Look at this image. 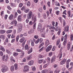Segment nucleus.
I'll list each match as a JSON object with an SVG mask.
<instances>
[{"instance_id": "a211bd4d", "label": "nucleus", "mask_w": 73, "mask_h": 73, "mask_svg": "<svg viewBox=\"0 0 73 73\" xmlns=\"http://www.w3.org/2000/svg\"><path fill=\"white\" fill-rule=\"evenodd\" d=\"M6 52L9 54H12V52H11L10 50H9L8 49H7L6 50Z\"/></svg>"}, {"instance_id": "dca6fc26", "label": "nucleus", "mask_w": 73, "mask_h": 73, "mask_svg": "<svg viewBox=\"0 0 73 73\" xmlns=\"http://www.w3.org/2000/svg\"><path fill=\"white\" fill-rule=\"evenodd\" d=\"M21 15H19L18 17L17 20L19 21H21Z\"/></svg>"}, {"instance_id": "4c0bfd02", "label": "nucleus", "mask_w": 73, "mask_h": 73, "mask_svg": "<svg viewBox=\"0 0 73 73\" xmlns=\"http://www.w3.org/2000/svg\"><path fill=\"white\" fill-rule=\"evenodd\" d=\"M47 62H50V58H49V57H48L47 58Z\"/></svg>"}, {"instance_id": "8fccbe9b", "label": "nucleus", "mask_w": 73, "mask_h": 73, "mask_svg": "<svg viewBox=\"0 0 73 73\" xmlns=\"http://www.w3.org/2000/svg\"><path fill=\"white\" fill-rule=\"evenodd\" d=\"M63 26H65V24H66V22L65 21V20H63Z\"/></svg>"}, {"instance_id": "6ab92c4d", "label": "nucleus", "mask_w": 73, "mask_h": 73, "mask_svg": "<svg viewBox=\"0 0 73 73\" xmlns=\"http://www.w3.org/2000/svg\"><path fill=\"white\" fill-rule=\"evenodd\" d=\"M0 49L3 51V52H5V49L3 46H0Z\"/></svg>"}, {"instance_id": "6e6552de", "label": "nucleus", "mask_w": 73, "mask_h": 73, "mask_svg": "<svg viewBox=\"0 0 73 73\" xmlns=\"http://www.w3.org/2000/svg\"><path fill=\"white\" fill-rule=\"evenodd\" d=\"M41 28H42V27H38L37 30H38L39 31H40V32H43V31L44 30V28H42L41 29Z\"/></svg>"}, {"instance_id": "e433bc0d", "label": "nucleus", "mask_w": 73, "mask_h": 73, "mask_svg": "<svg viewBox=\"0 0 73 73\" xmlns=\"http://www.w3.org/2000/svg\"><path fill=\"white\" fill-rule=\"evenodd\" d=\"M16 52H21V50L19 49H16Z\"/></svg>"}, {"instance_id": "6e6d98bb", "label": "nucleus", "mask_w": 73, "mask_h": 73, "mask_svg": "<svg viewBox=\"0 0 73 73\" xmlns=\"http://www.w3.org/2000/svg\"><path fill=\"white\" fill-rule=\"evenodd\" d=\"M55 49H56V46H54L52 49V51H54L55 50Z\"/></svg>"}, {"instance_id": "052dcab7", "label": "nucleus", "mask_w": 73, "mask_h": 73, "mask_svg": "<svg viewBox=\"0 0 73 73\" xmlns=\"http://www.w3.org/2000/svg\"><path fill=\"white\" fill-rule=\"evenodd\" d=\"M15 37V34H13L11 37V38H14Z\"/></svg>"}, {"instance_id": "0e129e2a", "label": "nucleus", "mask_w": 73, "mask_h": 73, "mask_svg": "<svg viewBox=\"0 0 73 73\" xmlns=\"http://www.w3.org/2000/svg\"><path fill=\"white\" fill-rule=\"evenodd\" d=\"M7 8L9 10H12V8H11L9 6L7 7Z\"/></svg>"}, {"instance_id": "412c9836", "label": "nucleus", "mask_w": 73, "mask_h": 73, "mask_svg": "<svg viewBox=\"0 0 73 73\" xmlns=\"http://www.w3.org/2000/svg\"><path fill=\"white\" fill-rule=\"evenodd\" d=\"M60 72V69H57L55 71L54 73H58Z\"/></svg>"}, {"instance_id": "58836bf2", "label": "nucleus", "mask_w": 73, "mask_h": 73, "mask_svg": "<svg viewBox=\"0 0 73 73\" xmlns=\"http://www.w3.org/2000/svg\"><path fill=\"white\" fill-rule=\"evenodd\" d=\"M27 19H31V18H32V16L27 15Z\"/></svg>"}, {"instance_id": "13d9d810", "label": "nucleus", "mask_w": 73, "mask_h": 73, "mask_svg": "<svg viewBox=\"0 0 73 73\" xmlns=\"http://www.w3.org/2000/svg\"><path fill=\"white\" fill-rule=\"evenodd\" d=\"M23 3H21L19 5V7H20V8H21V7H23Z\"/></svg>"}, {"instance_id": "f03ea898", "label": "nucleus", "mask_w": 73, "mask_h": 73, "mask_svg": "<svg viewBox=\"0 0 73 73\" xmlns=\"http://www.w3.org/2000/svg\"><path fill=\"white\" fill-rule=\"evenodd\" d=\"M67 15L68 17H71V18H72V17H73L72 14H71L70 11L69 10L67 12Z\"/></svg>"}, {"instance_id": "9b49d317", "label": "nucleus", "mask_w": 73, "mask_h": 73, "mask_svg": "<svg viewBox=\"0 0 73 73\" xmlns=\"http://www.w3.org/2000/svg\"><path fill=\"white\" fill-rule=\"evenodd\" d=\"M13 16H14V15H13V14L11 15L9 17V20H12V19H13Z\"/></svg>"}, {"instance_id": "72a5a7b5", "label": "nucleus", "mask_w": 73, "mask_h": 73, "mask_svg": "<svg viewBox=\"0 0 73 73\" xmlns=\"http://www.w3.org/2000/svg\"><path fill=\"white\" fill-rule=\"evenodd\" d=\"M27 7H29L31 5V3H30V2H27Z\"/></svg>"}, {"instance_id": "3c124183", "label": "nucleus", "mask_w": 73, "mask_h": 73, "mask_svg": "<svg viewBox=\"0 0 73 73\" xmlns=\"http://www.w3.org/2000/svg\"><path fill=\"white\" fill-rule=\"evenodd\" d=\"M52 52H50L49 53L48 56L49 57H51L52 56Z\"/></svg>"}, {"instance_id": "c756f323", "label": "nucleus", "mask_w": 73, "mask_h": 73, "mask_svg": "<svg viewBox=\"0 0 73 73\" xmlns=\"http://www.w3.org/2000/svg\"><path fill=\"white\" fill-rule=\"evenodd\" d=\"M14 66H11V72H13L14 71Z\"/></svg>"}, {"instance_id": "a19ab883", "label": "nucleus", "mask_w": 73, "mask_h": 73, "mask_svg": "<svg viewBox=\"0 0 73 73\" xmlns=\"http://www.w3.org/2000/svg\"><path fill=\"white\" fill-rule=\"evenodd\" d=\"M70 39L71 41H73V35H71L70 37Z\"/></svg>"}, {"instance_id": "1a4fd4ad", "label": "nucleus", "mask_w": 73, "mask_h": 73, "mask_svg": "<svg viewBox=\"0 0 73 73\" xmlns=\"http://www.w3.org/2000/svg\"><path fill=\"white\" fill-rule=\"evenodd\" d=\"M23 28V26H21L19 27L18 30V33H20L21 31H22V29Z\"/></svg>"}, {"instance_id": "473e14b6", "label": "nucleus", "mask_w": 73, "mask_h": 73, "mask_svg": "<svg viewBox=\"0 0 73 73\" xmlns=\"http://www.w3.org/2000/svg\"><path fill=\"white\" fill-rule=\"evenodd\" d=\"M55 5L57 6H58V7H60V3L58 2H55Z\"/></svg>"}, {"instance_id": "e2e57ef3", "label": "nucleus", "mask_w": 73, "mask_h": 73, "mask_svg": "<svg viewBox=\"0 0 73 73\" xmlns=\"http://www.w3.org/2000/svg\"><path fill=\"white\" fill-rule=\"evenodd\" d=\"M71 61V60L70 59H68V60H67L66 62V63H67L68 64H69V63L70 62V61Z\"/></svg>"}, {"instance_id": "c03bdc74", "label": "nucleus", "mask_w": 73, "mask_h": 73, "mask_svg": "<svg viewBox=\"0 0 73 73\" xmlns=\"http://www.w3.org/2000/svg\"><path fill=\"white\" fill-rule=\"evenodd\" d=\"M40 42V39L39 38H38L37 40L35 42V43L38 44V42Z\"/></svg>"}, {"instance_id": "c9c22d12", "label": "nucleus", "mask_w": 73, "mask_h": 73, "mask_svg": "<svg viewBox=\"0 0 73 73\" xmlns=\"http://www.w3.org/2000/svg\"><path fill=\"white\" fill-rule=\"evenodd\" d=\"M47 4L49 7H50V1H48L47 3Z\"/></svg>"}, {"instance_id": "4be33fe9", "label": "nucleus", "mask_w": 73, "mask_h": 73, "mask_svg": "<svg viewBox=\"0 0 73 73\" xmlns=\"http://www.w3.org/2000/svg\"><path fill=\"white\" fill-rule=\"evenodd\" d=\"M32 70L33 71V72H35L36 71V67L35 66H33L32 67Z\"/></svg>"}, {"instance_id": "7c9ffc66", "label": "nucleus", "mask_w": 73, "mask_h": 73, "mask_svg": "<svg viewBox=\"0 0 73 73\" xmlns=\"http://www.w3.org/2000/svg\"><path fill=\"white\" fill-rule=\"evenodd\" d=\"M31 45L32 46H34L35 45V44H34V42H33V40H31Z\"/></svg>"}, {"instance_id": "9d476101", "label": "nucleus", "mask_w": 73, "mask_h": 73, "mask_svg": "<svg viewBox=\"0 0 73 73\" xmlns=\"http://www.w3.org/2000/svg\"><path fill=\"white\" fill-rule=\"evenodd\" d=\"M64 31L65 32H67L69 31V26H67L64 29Z\"/></svg>"}, {"instance_id": "393cba45", "label": "nucleus", "mask_w": 73, "mask_h": 73, "mask_svg": "<svg viewBox=\"0 0 73 73\" xmlns=\"http://www.w3.org/2000/svg\"><path fill=\"white\" fill-rule=\"evenodd\" d=\"M14 66L15 67V70H17L18 68V66H17V64L15 63L14 64Z\"/></svg>"}, {"instance_id": "0eeeda50", "label": "nucleus", "mask_w": 73, "mask_h": 73, "mask_svg": "<svg viewBox=\"0 0 73 73\" xmlns=\"http://www.w3.org/2000/svg\"><path fill=\"white\" fill-rule=\"evenodd\" d=\"M8 70V68H2L1 70V72L3 73H4L5 72H7Z\"/></svg>"}, {"instance_id": "f257e3e1", "label": "nucleus", "mask_w": 73, "mask_h": 73, "mask_svg": "<svg viewBox=\"0 0 73 73\" xmlns=\"http://www.w3.org/2000/svg\"><path fill=\"white\" fill-rule=\"evenodd\" d=\"M24 68L23 71L24 72H28L29 70V66L27 65L25 66H24Z\"/></svg>"}, {"instance_id": "49530a36", "label": "nucleus", "mask_w": 73, "mask_h": 73, "mask_svg": "<svg viewBox=\"0 0 73 73\" xmlns=\"http://www.w3.org/2000/svg\"><path fill=\"white\" fill-rule=\"evenodd\" d=\"M60 28V27H57L56 28H55V31H58V29H59Z\"/></svg>"}, {"instance_id": "69168bd1", "label": "nucleus", "mask_w": 73, "mask_h": 73, "mask_svg": "<svg viewBox=\"0 0 73 73\" xmlns=\"http://www.w3.org/2000/svg\"><path fill=\"white\" fill-rule=\"evenodd\" d=\"M39 57L40 58H42L44 57V56L43 55H39Z\"/></svg>"}, {"instance_id": "774afa93", "label": "nucleus", "mask_w": 73, "mask_h": 73, "mask_svg": "<svg viewBox=\"0 0 73 73\" xmlns=\"http://www.w3.org/2000/svg\"><path fill=\"white\" fill-rule=\"evenodd\" d=\"M59 9V7H55L54 8V9L55 10H57V9Z\"/></svg>"}, {"instance_id": "f8f14e48", "label": "nucleus", "mask_w": 73, "mask_h": 73, "mask_svg": "<svg viewBox=\"0 0 73 73\" xmlns=\"http://www.w3.org/2000/svg\"><path fill=\"white\" fill-rule=\"evenodd\" d=\"M5 32L6 31L4 30H0V34H4L5 33Z\"/></svg>"}, {"instance_id": "5fc2aeb1", "label": "nucleus", "mask_w": 73, "mask_h": 73, "mask_svg": "<svg viewBox=\"0 0 73 73\" xmlns=\"http://www.w3.org/2000/svg\"><path fill=\"white\" fill-rule=\"evenodd\" d=\"M34 37L35 38V39H37V38H38V36L37 35H35L34 36Z\"/></svg>"}, {"instance_id": "338daca9", "label": "nucleus", "mask_w": 73, "mask_h": 73, "mask_svg": "<svg viewBox=\"0 0 73 73\" xmlns=\"http://www.w3.org/2000/svg\"><path fill=\"white\" fill-rule=\"evenodd\" d=\"M38 27H40V28H42V25L41 23H39V25L38 26Z\"/></svg>"}, {"instance_id": "f704fd0d", "label": "nucleus", "mask_w": 73, "mask_h": 73, "mask_svg": "<svg viewBox=\"0 0 73 73\" xmlns=\"http://www.w3.org/2000/svg\"><path fill=\"white\" fill-rule=\"evenodd\" d=\"M60 42V39H59L56 42V45H58Z\"/></svg>"}, {"instance_id": "39448f33", "label": "nucleus", "mask_w": 73, "mask_h": 73, "mask_svg": "<svg viewBox=\"0 0 73 73\" xmlns=\"http://www.w3.org/2000/svg\"><path fill=\"white\" fill-rule=\"evenodd\" d=\"M33 64H34V61L33 60H31L28 62V65L30 66H31V65H33Z\"/></svg>"}, {"instance_id": "de8ad7c7", "label": "nucleus", "mask_w": 73, "mask_h": 73, "mask_svg": "<svg viewBox=\"0 0 73 73\" xmlns=\"http://www.w3.org/2000/svg\"><path fill=\"white\" fill-rule=\"evenodd\" d=\"M26 7L25 6H23L21 9V10L22 11H24Z\"/></svg>"}, {"instance_id": "ddd939ff", "label": "nucleus", "mask_w": 73, "mask_h": 73, "mask_svg": "<svg viewBox=\"0 0 73 73\" xmlns=\"http://www.w3.org/2000/svg\"><path fill=\"white\" fill-rule=\"evenodd\" d=\"M25 40V38L23 37L21 39L19 40L20 42L22 43Z\"/></svg>"}, {"instance_id": "603ef678", "label": "nucleus", "mask_w": 73, "mask_h": 73, "mask_svg": "<svg viewBox=\"0 0 73 73\" xmlns=\"http://www.w3.org/2000/svg\"><path fill=\"white\" fill-rule=\"evenodd\" d=\"M58 19L60 22H62V17H59Z\"/></svg>"}, {"instance_id": "7ed1b4c3", "label": "nucleus", "mask_w": 73, "mask_h": 73, "mask_svg": "<svg viewBox=\"0 0 73 73\" xmlns=\"http://www.w3.org/2000/svg\"><path fill=\"white\" fill-rule=\"evenodd\" d=\"M52 46L51 45H50L48 46L46 48V51L47 52H49V51H50V50H51V49H52Z\"/></svg>"}, {"instance_id": "79ce46f5", "label": "nucleus", "mask_w": 73, "mask_h": 73, "mask_svg": "<svg viewBox=\"0 0 73 73\" xmlns=\"http://www.w3.org/2000/svg\"><path fill=\"white\" fill-rule=\"evenodd\" d=\"M44 49V47H42L39 50V52H41L42 50H43Z\"/></svg>"}, {"instance_id": "bb28decb", "label": "nucleus", "mask_w": 73, "mask_h": 73, "mask_svg": "<svg viewBox=\"0 0 73 73\" xmlns=\"http://www.w3.org/2000/svg\"><path fill=\"white\" fill-rule=\"evenodd\" d=\"M29 48V47H28V45L27 44H26L25 47V50H27Z\"/></svg>"}, {"instance_id": "ea45409f", "label": "nucleus", "mask_w": 73, "mask_h": 73, "mask_svg": "<svg viewBox=\"0 0 73 73\" xmlns=\"http://www.w3.org/2000/svg\"><path fill=\"white\" fill-rule=\"evenodd\" d=\"M29 9H26L25 10V13H28L29 12Z\"/></svg>"}, {"instance_id": "4468645a", "label": "nucleus", "mask_w": 73, "mask_h": 73, "mask_svg": "<svg viewBox=\"0 0 73 73\" xmlns=\"http://www.w3.org/2000/svg\"><path fill=\"white\" fill-rule=\"evenodd\" d=\"M50 44V42H49V40L47 39L45 42L46 45L48 46V45H49V44Z\"/></svg>"}, {"instance_id": "680f3d73", "label": "nucleus", "mask_w": 73, "mask_h": 73, "mask_svg": "<svg viewBox=\"0 0 73 73\" xmlns=\"http://www.w3.org/2000/svg\"><path fill=\"white\" fill-rule=\"evenodd\" d=\"M0 55H1V56H3V52L1 51H0Z\"/></svg>"}, {"instance_id": "c85d7f7f", "label": "nucleus", "mask_w": 73, "mask_h": 73, "mask_svg": "<svg viewBox=\"0 0 73 73\" xmlns=\"http://www.w3.org/2000/svg\"><path fill=\"white\" fill-rule=\"evenodd\" d=\"M47 72H48V70L45 69L42 70L41 72L42 73H46Z\"/></svg>"}, {"instance_id": "2f4dec72", "label": "nucleus", "mask_w": 73, "mask_h": 73, "mask_svg": "<svg viewBox=\"0 0 73 73\" xmlns=\"http://www.w3.org/2000/svg\"><path fill=\"white\" fill-rule=\"evenodd\" d=\"M32 14H33L32 12L31 11L28 13V14L27 15H29L30 16H32Z\"/></svg>"}, {"instance_id": "423d86ee", "label": "nucleus", "mask_w": 73, "mask_h": 73, "mask_svg": "<svg viewBox=\"0 0 73 73\" xmlns=\"http://www.w3.org/2000/svg\"><path fill=\"white\" fill-rule=\"evenodd\" d=\"M66 61V59H64L63 60H62L60 63V65H63L65 63V62Z\"/></svg>"}, {"instance_id": "5701e85b", "label": "nucleus", "mask_w": 73, "mask_h": 73, "mask_svg": "<svg viewBox=\"0 0 73 73\" xmlns=\"http://www.w3.org/2000/svg\"><path fill=\"white\" fill-rule=\"evenodd\" d=\"M0 38L4 40L5 39V36L3 35H1L0 36Z\"/></svg>"}, {"instance_id": "b1692460", "label": "nucleus", "mask_w": 73, "mask_h": 73, "mask_svg": "<svg viewBox=\"0 0 73 73\" xmlns=\"http://www.w3.org/2000/svg\"><path fill=\"white\" fill-rule=\"evenodd\" d=\"M12 32V30H8L7 31L6 33L7 34H9V33H11Z\"/></svg>"}, {"instance_id": "aec40b11", "label": "nucleus", "mask_w": 73, "mask_h": 73, "mask_svg": "<svg viewBox=\"0 0 73 73\" xmlns=\"http://www.w3.org/2000/svg\"><path fill=\"white\" fill-rule=\"evenodd\" d=\"M13 56H18L19 55V53L18 52H14L13 53Z\"/></svg>"}, {"instance_id": "2eb2a0df", "label": "nucleus", "mask_w": 73, "mask_h": 73, "mask_svg": "<svg viewBox=\"0 0 73 73\" xmlns=\"http://www.w3.org/2000/svg\"><path fill=\"white\" fill-rule=\"evenodd\" d=\"M70 42H68L67 45V49L68 50L70 49Z\"/></svg>"}, {"instance_id": "37998d69", "label": "nucleus", "mask_w": 73, "mask_h": 73, "mask_svg": "<svg viewBox=\"0 0 73 73\" xmlns=\"http://www.w3.org/2000/svg\"><path fill=\"white\" fill-rule=\"evenodd\" d=\"M66 40H64L63 42V45H66Z\"/></svg>"}, {"instance_id": "a18cd8bd", "label": "nucleus", "mask_w": 73, "mask_h": 73, "mask_svg": "<svg viewBox=\"0 0 73 73\" xmlns=\"http://www.w3.org/2000/svg\"><path fill=\"white\" fill-rule=\"evenodd\" d=\"M60 11H56V13L57 15H58L59 14H60Z\"/></svg>"}, {"instance_id": "4d7b16f0", "label": "nucleus", "mask_w": 73, "mask_h": 73, "mask_svg": "<svg viewBox=\"0 0 73 73\" xmlns=\"http://www.w3.org/2000/svg\"><path fill=\"white\" fill-rule=\"evenodd\" d=\"M39 12H41V13L42 12V9L41 8H39Z\"/></svg>"}, {"instance_id": "20e7f679", "label": "nucleus", "mask_w": 73, "mask_h": 73, "mask_svg": "<svg viewBox=\"0 0 73 73\" xmlns=\"http://www.w3.org/2000/svg\"><path fill=\"white\" fill-rule=\"evenodd\" d=\"M14 23L15 24L14 26L16 27V26L17 25V21H16V20H14L10 24L12 25V24H13Z\"/></svg>"}, {"instance_id": "864d4df0", "label": "nucleus", "mask_w": 73, "mask_h": 73, "mask_svg": "<svg viewBox=\"0 0 73 73\" xmlns=\"http://www.w3.org/2000/svg\"><path fill=\"white\" fill-rule=\"evenodd\" d=\"M38 62L39 63H42V60H38Z\"/></svg>"}, {"instance_id": "bf43d9fd", "label": "nucleus", "mask_w": 73, "mask_h": 73, "mask_svg": "<svg viewBox=\"0 0 73 73\" xmlns=\"http://www.w3.org/2000/svg\"><path fill=\"white\" fill-rule=\"evenodd\" d=\"M36 23H35L33 25V28H34V30L36 28Z\"/></svg>"}, {"instance_id": "cd10ccee", "label": "nucleus", "mask_w": 73, "mask_h": 73, "mask_svg": "<svg viewBox=\"0 0 73 73\" xmlns=\"http://www.w3.org/2000/svg\"><path fill=\"white\" fill-rule=\"evenodd\" d=\"M62 54L60 53L58 54V57H59V58H61L62 57Z\"/></svg>"}, {"instance_id": "09e8293b", "label": "nucleus", "mask_w": 73, "mask_h": 73, "mask_svg": "<svg viewBox=\"0 0 73 73\" xmlns=\"http://www.w3.org/2000/svg\"><path fill=\"white\" fill-rule=\"evenodd\" d=\"M44 42H42L41 44H40V45L39 46V48H40L42 46L44 45Z\"/></svg>"}, {"instance_id": "f3484780", "label": "nucleus", "mask_w": 73, "mask_h": 73, "mask_svg": "<svg viewBox=\"0 0 73 73\" xmlns=\"http://www.w3.org/2000/svg\"><path fill=\"white\" fill-rule=\"evenodd\" d=\"M31 58H32V55H31L28 56L27 58V60H30Z\"/></svg>"}, {"instance_id": "a878e982", "label": "nucleus", "mask_w": 73, "mask_h": 73, "mask_svg": "<svg viewBox=\"0 0 73 73\" xmlns=\"http://www.w3.org/2000/svg\"><path fill=\"white\" fill-rule=\"evenodd\" d=\"M33 50V48L32 47H31L30 49L29 50L28 52V54H30L31 53V52H32V50Z\"/></svg>"}]
</instances>
